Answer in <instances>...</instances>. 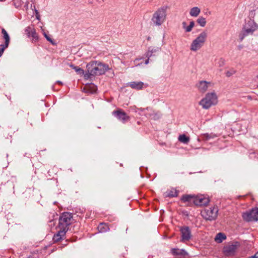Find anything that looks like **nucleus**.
<instances>
[{"mask_svg":"<svg viewBox=\"0 0 258 258\" xmlns=\"http://www.w3.org/2000/svg\"><path fill=\"white\" fill-rule=\"evenodd\" d=\"M87 69L92 76L104 74L109 69L108 65L98 61H93L87 65Z\"/></svg>","mask_w":258,"mask_h":258,"instance_id":"obj_1","label":"nucleus"},{"mask_svg":"<svg viewBox=\"0 0 258 258\" xmlns=\"http://www.w3.org/2000/svg\"><path fill=\"white\" fill-rule=\"evenodd\" d=\"M207 36L208 35L206 32H202L192 41L190 46V49L192 51H197L200 50L206 42Z\"/></svg>","mask_w":258,"mask_h":258,"instance_id":"obj_2","label":"nucleus"},{"mask_svg":"<svg viewBox=\"0 0 258 258\" xmlns=\"http://www.w3.org/2000/svg\"><path fill=\"white\" fill-rule=\"evenodd\" d=\"M73 222V216L71 213L68 212L63 213L59 219L58 229H61L67 232L69 229V226Z\"/></svg>","mask_w":258,"mask_h":258,"instance_id":"obj_3","label":"nucleus"},{"mask_svg":"<svg viewBox=\"0 0 258 258\" xmlns=\"http://www.w3.org/2000/svg\"><path fill=\"white\" fill-rule=\"evenodd\" d=\"M217 103V97L215 93H207L206 96L199 102V104L204 109H209Z\"/></svg>","mask_w":258,"mask_h":258,"instance_id":"obj_4","label":"nucleus"},{"mask_svg":"<svg viewBox=\"0 0 258 258\" xmlns=\"http://www.w3.org/2000/svg\"><path fill=\"white\" fill-rule=\"evenodd\" d=\"M218 208L217 206L209 207L201 211L202 216L207 220H214L217 217Z\"/></svg>","mask_w":258,"mask_h":258,"instance_id":"obj_5","label":"nucleus"},{"mask_svg":"<svg viewBox=\"0 0 258 258\" xmlns=\"http://www.w3.org/2000/svg\"><path fill=\"white\" fill-rule=\"evenodd\" d=\"M239 245V244L237 242H232L226 245L223 247V251L224 254L226 256L234 255Z\"/></svg>","mask_w":258,"mask_h":258,"instance_id":"obj_6","label":"nucleus"},{"mask_svg":"<svg viewBox=\"0 0 258 258\" xmlns=\"http://www.w3.org/2000/svg\"><path fill=\"white\" fill-rule=\"evenodd\" d=\"M242 217L247 221H256L258 220V208H254L248 212L243 213Z\"/></svg>","mask_w":258,"mask_h":258,"instance_id":"obj_7","label":"nucleus"},{"mask_svg":"<svg viewBox=\"0 0 258 258\" xmlns=\"http://www.w3.org/2000/svg\"><path fill=\"white\" fill-rule=\"evenodd\" d=\"M210 200L208 197L204 195L195 196L194 204L198 206H203L208 204Z\"/></svg>","mask_w":258,"mask_h":258,"instance_id":"obj_8","label":"nucleus"},{"mask_svg":"<svg viewBox=\"0 0 258 258\" xmlns=\"http://www.w3.org/2000/svg\"><path fill=\"white\" fill-rule=\"evenodd\" d=\"M257 29V26L252 20L248 21L244 26L243 31L245 32V35L252 34Z\"/></svg>","mask_w":258,"mask_h":258,"instance_id":"obj_9","label":"nucleus"},{"mask_svg":"<svg viewBox=\"0 0 258 258\" xmlns=\"http://www.w3.org/2000/svg\"><path fill=\"white\" fill-rule=\"evenodd\" d=\"M114 115L118 120L121 121L122 123H125L130 120V117L127 115L125 112L122 110L119 109L112 112Z\"/></svg>","mask_w":258,"mask_h":258,"instance_id":"obj_10","label":"nucleus"},{"mask_svg":"<svg viewBox=\"0 0 258 258\" xmlns=\"http://www.w3.org/2000/svg\"><path fill=\"white\" fill-rule=\"evenodd\" d=\"M181 232V241L185 242L189 241L191 237V234L190 229L188 227H182L180 229Z\"/></svg>","mask_w":258,"mask_h":258,"instance_id":"obj_11","label":"nucleus"},{"mask_svg":"<svg viewBox=\"0 0 258 258\" xmlns=\"http://www.w3.org/2000/svg\"><path fill=\"white\" fill-rule=\"evenodd\" d=\"M171 253L179 258H188L189 256L188 252L184 249L173 248L171 249Z\"/></svg>","mask_w":258,"mask_h":258,"instance_id":"obj_12","label":"nucleus"},{"mask_svg":"<svg viewBox=\"0 0 258 258\" xmlns=\"http://www.w3.org/2000/svg\"><path fill=\"white\" fill-rule=\"evenodd\" d=\"M211 83L206 81H200L196 85L198 91L201 93H205L211 86Z\"/></svg>","mask_w":258,"mask_h":258,"instance_id":"obj_13","label":"nucleus"},{"mask_svg":"<svg viewBox=\"0 0 258 258\" xmlns=\"http://www.w3.org/2000/svg\"><path fill=\"white\" fill-rule=\"evenodd\" d=\"M25 31L28 37H31L32 38V41L33 42H36L38 40V35L36 33V31L33 26H28L26 27Z\"/></svg>","mask_w":258,"mask_h":258,"instance_id":"obj_14","label":"nucleus"},{"mask_svg":"<svg viewBox=\"0 0 258 258\" xmlns=\"http://www.w3.org/2000/svg\"><path fill=\"white\" fill-rule=\"evenodd\" d=\"M152 22L155 26H160L161 24V11L159 9L153 15Z\"/></svg>","mask_w":258,"mask_h":258,"instance_id":"obj_15","label":"nucleus"},{"mask_svg":"<svg viewBox=\"0 0 258 258\" xmlns=\"http://www.w3.org/2000/svg\"><path fill=\"white\" fill-rule=\"evenodd\" d=\"M128 86L136 90H141L147 86L142 82H131L128 83Z\"/></svg>","mask_w":258,"mask_h":258,"instance_id":"obj_16","label":"nucleus"},{"mask_svg":"<svg viewBox=\"0 0 258 258\" xmlns=\"http://www.w3.org/2000/svg\"><path fill=\"white\" fill-rule=\"evenodd\" d=\"M159 52V48L156 47H150L146 53V57H151L152 55H156Z\"/></svg>","mask_w":258,"mask_h":258,"instance_id":"obj_17","label":"nucleus"},{"mask_svg":"<svg viewBox=\"0 0 258 258\" xmlns=\"http://www.w3.org/2000/svg\"><path fill=\"white\" fill-rule=\"evenodd\" d=\"M66 232L64 231L63 230L58 229V232L57 233L55 234L53 236V239L54 241H58L59 240H60L63 236H64Z\"/></svg>","mask_w":258,"mask_h":258,"instance_id":"obj_18","label":"nucleus"},{"mask_svg":"<svg viewBox=\"0 0 258 258\" xmlns=\"http://www.w3.org/2000/svg\"><path fill=\"white\" fill-rule=\"evenodd\" d=\"M164 195L166 197H175L177 196L178 191L176 189L172 188L168 189Z\"/></svg>","mask_w":258,"mask_h":258,"instance_id":"obj_19","label":"nucleus"},{"mask_svg":"<svg viewBox=\"0 0 258 258\" xmlns=\"http://www.w3.org/2000/svg\"><path fill=\"white\" fill-rule=\"evenodd\" d=\"M201 13V9L198 7L192 8L189 11V15L191 17H197Z\"/></svg>","mask_w":258,"mask_h":258,"instance_id":"obj_20","label":"nucleus"},{"mask_svg":"<svg viewBox=\"0 0 258 258\" xmlns=\"http://www.w3.org/2000/svg\"><path fill=\"white\" fill-rule=\"evenodd\" d=\"M2 33L3 35V38L5 40V44H6V46H8L10 41V36L6 30L4 28L2 30Z\"/></svg>","mask_w":258,"mask_h":258,"instance_id":"obj_21","label":"nucleus"},{"mask_svg":"<svg viewBox=\"0 0 258 258\" xmlns=\"http://www.w3.org/2000/svg\"><path fill=\"white\" fill-rule=\"evenodd\" d=\"M86 90L87 93L93 94L95 93L97 91V86L94 84H91L89 86H86L84 89Z\"/></svg>","mask_w":258,"mask_h":258,"instance_id":"obj_22","label":"nucleus"},{"mask_svg":"<svg viewBox=\"0 0 258 258\" xmlns=\"http://www.w3.org/2000/svg\"><path fill=\"white\" fill-rule=\"evenodd\" d=\"M195 198V195H183L181 200L184 202H190V203H194Z\"/></svg>","mask_w":258,"mask_h":258,"instance_id":"obj_23","label":"nucleus"},{"mask_svg":"<svg viewBox=\"0 0 258 258\" xmlns=\"http://www.w3.org/2000/svg\"><path fill=\"white\" fill-rule=\"evenodd\" d=\"M226 239V235L222 233H219L216 235L214 240L217 243H221Z\"/></svg>","mask_w":258,"mask_h":258,"instance_id":"obj_24","label":"nucleus"},{"mask_svg":"<svg viewBox=\"0 0 258 258\" xmlns=\"http://www.w3.org/2000/svg\"><path fill=\"white\" fill-rule=\"evenodd\" d=\"M201 137L203 140L208 141L211 139H214V138L217 137V136L213 133H211V134L206 133V134L202 135Z\"/></svg>","mask_w":258,"mask_h":258,"instance_id":"obj_25","label":"nucleus"},{"mask_svg":"<svg viewBox=\"0 0 258 258\" xmlns=\"http://www.w3.org/2000/svg\"><path fill=\"white\" fill-rule=\"evenodd\" d=\"M178 140L181 143L187 144L189 141V138L184 134H182L179 136Z\"/></svg>","mask_w":258,"mask_h":258,"instance_id":"obj_26","label":"nucleus"},{"mask_svg":"<svg viewBox=\"0 0 258 258\" xmlns=\"http://www.w3.org/2000/svg\"><path fill=\"white\" fill-rule=\"evenodd\" d=\"M109 229L108 227L103 223L99 224L98 226V230L100 232H104Z\"/></svg>","mask_w":258,"mask_h":258,"instance_id":"obj_27","label":"nucleus"},{"mask_svg":"<svg viewBox=\"0 0 258 258\" xmlns=\"http://www.w3.org/2000/svg\"><path fill=\"white\" fill-rule=\"evenodd\" d=\"M197 22L198 24L202 27H205L206 24V19L203 17H199V18L197 20Z\"/></svg>","mask_w":258,"mask_h":258,"instance_id":"obj_28","label":"nucleus"},{"mask_svg":"<svg viewBox=\"0 0 258 258\" xmlns=\"http://www.w3.org/2000/svg\"><path fill=\"white\" fill-rule=\"evenodd\" d=\"M195 22L194 21H191L189 23V25L188 26H187L185 29H184L185 32H190L192 28L195 26Z\"/></svg>","mask_w":258,"mask_h":258,"instance_id":"obj_29","label":"nucleus"},{"mask_svg":"<svg viewBox=\"0 0 258 258\" xmlns=\"http://www.w3.org/2000/svg\"><path fill=\"white\" fill-rule=\"evenodd\" d=\"M74 70L78 74L83 75L84 74V71L81 68L76 67L75 68H74Z\"/></svg>","mask_w":258,"mask_h":258,"instance_id":"obj_30","label":"nucleus"},{"mask_svg":"<svg viewBox=\"0 0 258 258\" xmlns=\"http://www.w3.org/2000/svg\"><path fill=\"white\" fill-rule=\"evenodd\" d=\"M236 71L234 69H231L229 71H227L226 73V76L229 77L235 73Z\"/></svg>","mask_w":258,"mask_h":258,"instance_id":"obj_31","label":"nucleus"},{"mask_svg":"<svg viewBox=\"0 0 258 258\" xmlns=\"http://www.w3.org/2000/svg\"><path fill=\"white\" fill-rule=\"evenodd\" d=\"M8 46H6L5 44L0 45V56L3 54L5 49Z\"/></svg>","mask_w":258,"mask_h":258,"instance_id":"obj_32","label":"nucleus"},{"mask_svg":"<svg viewBox=\"0 0 258 258\" xmlns=\"http://www.w3.org/2000/svg\"><path fill=\"white\" fill-rule=\"evenodd\" d=\"M44 35L45 36V37L46 38V39L49 41L51 43H52V44H54V43L53 41V40L50 37H49L45 33H44Z\"/></svg>","mask_w":258,"mask_h":258,"instance_id":"obj_33","label":"nucleus"},{"mask_svg":"<svg viewBox=\"0 0 258 258\" xmlns=\"http://www.w3.org/2000/svg\"><path fill=\"white\" fill-rule=\"evenodd\" d=\"M83 75H84V77L85 79H88L91 76H92V75L90 74V72L88 70L86 73H84V74Z\"/></svg>","mask_w":258,"mask_h":258,"instance_id":"obj_34","label":"nucleus"},{"mask_svg":"<svg viewBox=\"0 0 258 258\" xmlns=\"http://www.w3.org/2000/svg\"><path fill=\"white\" fill-rule=\"evenodd\" d=\"M247 35H245V32L243 31H242V33L239 35V38L240 39V40L242 41L244 37L247 36Z\"/></svg>","mask_w":258,"mask_h":258,"instance_id":"obj_35","label":"nucleus"},{"mask_svg":"<svg viewBox=\"0 0 258 258\" xmlns=\"http://www.w3.org/2000/svg\"><path fill=\"white\" fill-rule=\"evenodd\" d=\"M224 59H223L222 58H220L219 61V66L220 67L222 66L224 64Z\"/></svg>","mask_w":258,"mask_h":258,"instance_id":"obj_36","label":"nucleus"},{"mask_svg":"<svg viewBox=\"0 0 258 258\" xmlns=\"http://www.w3.org/2000/svg\"><path fill=\"white\" fill-rule=\"evenodd\" d=\"M248 258H258V251L254 255L251 256Z\"/></svg>","mask_w":258,"mask_h":258,"instance_id":"obj_37","label":"nucleus"},{"mask_svg":"<svg viewBox=\"0 0 258 258\" xmlns=\"http://www.w3.org/2000/svg\"><path fill=\"white\" fill-rule=\"evenodd\" d=\"M182 27L184 29H185V28L186 27V23L185 22H183L182 23Z\"/></svg>","mask_w":258,"mask_h":258,"instance_id":"obj_38","label":"nucleus"},{"mask_svg":"<svg viewBox=\"0 0 258 258\" xmlns=\"http://www.w3.org/2000/svg\"><path fill=\"white\" fill-rule=\"evenodd\" d=\"M69 66L72 68L74 70V68H75L76 66H75L73 64L70 63L69 64Z\"/></svg>","mask_w":258,"mask_h":258,"instance_id":"obj_39","label":"nucleus"},{"mask_svg":"<svg viewBox=\"0 0 258 258\" xmlns=\"http://www.w3.org/2000/svg\"><path fill=\"white\" fill-rule=\"evenodd\" d=\"M169 8L167 6H165V7H164L163 8H162V11L163 10H166L167 9H169Z\"/></svg>","mask_w":258,"mask_h":258,"instance_id":"obj_40","label":"nucleus"},{"mask_svg":"<svg viewBox=\"0 0 258 258\" xmlns=\"http://www.w3.org/2000/svg\"><path fill=\"white\" fill-rule=\"evenodd\" d=\"M148 59H147V60L145 61V63L146 64H147L149 63V57H148Z\"/></svg>","mask_w":258,"mask_h":258,"instance_id":"obj_41","label":"nucleus"},{"mask_svg":"<svg viewBox=\"0 0 258 258\" xmlns=\"http://www.w3.org/2000/svg\"><path fill=\"white\" fill-rule=\"evenodd\" d=\"M57 83H59V84H62V83H61V82H60V81H57Z\"/></svg>","mask_w":258,"mask_h":258,"instance_id":"obj_42","label":"nucleus"},{"mask_svg":"<svg viewBox=\"0 0 258 258\" xmlns=\"http://www.w3.org/2000/svg\"><path fill=\"white\" fill-rule=\"evenodd\" d=\"M37 19H39V16H36Z\"/></svg>","mask_w":258,"mask_h":258,"instance_id":"obj_43","label":"nucleus"},{"mask_svg":"<svg viewBox=\"0 0 258 258\" xmlns=\"http://www.w3.org/2000/svg\"><path fill=\"white\" fill-rule=\"evenodd\" d=\"M4 0H0V2H3Z\"/></svg>","mask_w":258,"mask_h":258,"instance_id":"obj_44","label":"nucleus"}]
</instances>
